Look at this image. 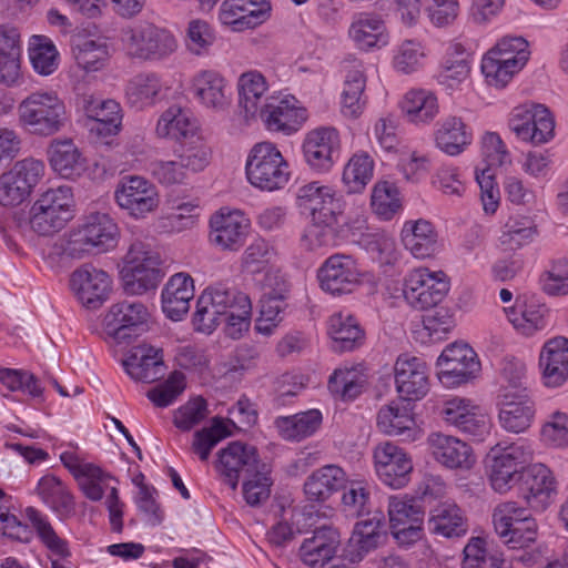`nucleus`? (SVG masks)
<instances>
[{
	"label": "nucleus",
	"mask_w": 568,
	"mask_h": 568,
	"mask_svg": "<svg viewBox=\"0 0 568 568\" xmlns=\"http://www.w3.org/2000/svg\"><path fill=\"white\" fill-rule=\"evenodd\" d=\"M348 39L359 51L371 52L385 48L390 42L384 19L375 12H357L352 17L347 30Z\"/></svg>",
	"instance_id": "obj_21"
},
{
	"label": "nucleus",
	"mask_w": 568,
	"mask_h": 568,
	"mask_svg": "<svg viewBox=\"0 0 568 568\" xmlns=\"http://www.w3.org/2000/svg\"><path fill=\"white\" fill-rule=\"evenodd\" d=\"M339 541V534L335 528L322 526L303 541L300 557L310 567L324 565L334 557Z\"/></svg>",
	"instance_id": "obj_35"
},
{
	"label": "nucleus",
	"mask_w": 568,
	"mask_h": 568,
	"mask_svg": "<svg viewBox=\"0 0 568 568\" xmlns=\"http://www.w3.org/2000/svg\"><path fill=\"white\" fill-rule=\"evenodd\" d=\"M211 241L223 250L236 251L243 243L250 221L240 211H221L211 221Z\"/></svg>",
	"instance_id": "obj_27"
},
{
	"label": "nucleus",
	"mask_w": 568,
	"mask_h": 568,
	"mask_svg": "<svg viewBox=\"0 0 568 568\" xmlns=\"http://www.w3.org/2000/svg\"><path fill=\"white\" fill-rule=\"evenodd\" d=\"M348 483L344 469L329 464L314 470L304 483V494L310 501L323 503Z\"/></svg>",
	"instance_id": "obj_33"
},
{
	"label": "nucleus",
	"mask_w": 568,
	"mask_h": 568,
	"mask_svg": "<svg viewBox=\"0 0 568 568\" xmlns=\"http://www.w3.org/2000/svg\"><path fill=\"white\" fill-rule=\"evenodd\" d=\"M402 242L415 257L426 258L436 251L437 235L426 220L407 221L402 230Z\"/></svg>",
	"instance_id": "obj_39"
},
{
	"label": "nucleus",
	"mask_w": 568,
	"mask_h": 568,
	"mask_svg": "<svg viewBox=\"0 0 568 568\" xmlns=\"http://www.w3.org/2000/svg\"><path fill=\"white\" fill-rule=\"evenodd\" d=\"M273 257V247L265 240L257 239L244 251L242 267L250 274H258L266 271Z\"/></svg>",
	"instance_id": "obj_62"
},
{
	"label": "nucleus",
	"mask_w": 568,
	"mask_h": 568,
	"mask_svg": "<svg viewBox=\"0 0 568 568\" xmlns=\"http://www.w3.org/2000/svg\"><path fill=\"white\" fill-rule=\"evenodd\" d=\"M388 517L390 532L399 546L409 547L422 539L425 510L415 498L390 496Z\"/></svg>",
	"instance_id": "obj_9"
},
{
	"label": "nucleus",
	"mask_w": 568,
	"mask_h": 568,
	"mask_svg": "<svg viewBox=\"0 0 568 568\" xmlns=\"http://www.w3.org/2000/svg\"><path fill=\"white\" fill-rule=\"evenodd\" d=\"M150 313L146 306L138 301H123L112 305L105 320L116 341L129 339L144 332Z\"/></svg>",
	"instance_id": "obj_23"
},
{
	"label": "nucleus",
	"mask_w": 568,
	"mask_h": 568,
	"mask_svg": "<svg viewBox=\"0 0 568 568\" xmlns=\"http://www.w3.org/2000/svg\"><path fill=\"white\" fill-rule=\"evenodd\" d=\"M371 205L382 220H392L402 210L400 192L395 183L377 181L372 190Z\"/></svg>",
	"instance_id": "obj_51"
},
{
	"label": "nucleus",
	"mask_w": 568,
	"mask_h": 568,
	"mask_svg": "<svg viewBox=\"0 0 568 568\" xmlns=\"http://www.w3.org/2000/svg\"><path fill=\"white\" fill-rule=\"evenodd\" d=\"M304 161L317 174L328 173L341 158L339 144H302Z\"/></svg>",
	"instance_id": "obj_55"
},
{
	"label": "nucleus",
	"mask_w": 568,
	"mask_h": 568,
	"mask_svg": "<svg viewBox=\"0 0 568 568\" xmlns=\"http://www.w3.org/2000/svg\"><path fill=\"white\" fill-rule=\"evenodd\" d=\"M270 0H224L219 10V20L233 31L253 29L271 17Z\"/></svg>",
	"instance_id": "obj_20"
},
{
	"label": "nucleus",
	"mask_w": 568,
	"mask_h": 568,
	"mask_svg": "<svg viewBox=\"0 0 568 568\" xmlns=\"http://www.w3.org/2000/svg\"><path fill=\"white\" fill-rule=\"evenodd\" d=\"M229 435L230 433L222 419L214 417L210 427H204L194 433L191 449L202 462H206L212 449Z\"/></svg>",
	"instance_id": "obj_56"
},
{
	"label": "nucleus",
	"mask_w": 568,
	"mask_h": 568,
	"mask_svg": "<svg viewBox=\"0 0 568 568\" xmlns=\"http://www.w3.org/2000/svg\"><path fill=\"white\" fill-rule=\"evenodd\" d=\"M163 89L161 78L153 72L139 73L126 84L129 103L135 108L153 105Z\"/></svg>",
	"instance_id": "obj_46"
},
{
	"label": "nucleus",
	"mask_w": 568,
	"mask_h": 568,
	"mask_svg": "<svg viewBox=\"0 0 568 568\" xmlns=\"http://www.w3.org/2000/svg\"><path fill=\"white\" fill-rule=\"evenodd\" d=\"M509 129L523 142H549L555 138V118L544 104L526 102L513 109Z\"/></svg>",
	"instance_id": "obj_10"
},
{
	"label": "nucleus",
	"mask_w": 568,
	"mask_h": 568,
	"mask_svg": "<svg viewBox=\"0 0 568 568\" xmlns=\"http://www.w3.org/2000/svg\"><path fill=\"white\" fill-rule=\"evenodd\" d=\"M159 139L204 140V131L199 120L189 110L179 105L168 108L159 118L155 126Z\"/></svg>",
	"instance_id": "obj_25"
},
{
	"label": "nucleus",
	"mask_w": 568,
	"mask_h": 568,
	"mask_svg": "<svg viewBox=\"0 0 568 568\" xmlns=\"http://www.w3.org/2000/svg\"><path fill=\"white\" fill-rule=\"evenodd\" d=\"M506 313L515 329L525 336H531L546 327L547 308L534 301L518 298Z\"/></svg>",
	"instance_id": "obj_42"
},
{
	"label": "nucleus",
	"mask_w": 568,
	"mask_h": 568,
	"mask_svg": "<svg viewBox=\"0 0 568 568\" xmlns=\"http://www.w3.org/2000/svg\"><path fill=\"white\" fill-rule=\"evenodd\" d=\"M327 333L332 338V349L352 352L363 345L364 331L352 315L333 314L328 320Z\"/></svg>",
	"instance_id": "obj_38"
},
{
	"label": "nucleus",
	"mask_w": 568,
	"mask_h": 568,
	"mask_svg": "<svg viewBox=\"0 0 568 568\" xmlns=\"http://www.w3.org/2000/svg\"><path fill=\"white\" fill-rule=\"evenodd\" d=\"M192 91L202 105L224 110L231 102V91L225 78L214 70H202L192 80Z\"/></svg>",
	"instance_id": "obj_29"
},
{
	"label": "nucleus",
	"mask_w": 568,
	"mask_h": 568,
	"mask_svg": "<svg viewBox=\"0 0 568 568\" xmlns=\"http://www.w3.org/2000/svg\"><path fill=\"white\" fill-rule=\"evenodd\" d=\"M428 530L445 538H459L467 534L468 524L463 510L453 503H442L429 513Z\"/></svg>",
	"instance_id": "obj_36"
},
{
	"label": "nucleus",
	"mask_w": 568,
	"mask_h": 568,
	"mask_svg": "<svg viewBox=\"0 0 568 568\" xmlns=\"http://www.w3.org/2000/svg\"><path fill=\"white\" fill-rule=\"evenodd\" d=\"M377 426L381 432L389 436H398L410 432L415 426V420L409 408L392 402L379 409Z\"/></svg>",
	"instance_id": "obj_54"
},
{
	"label": "nucleus",
	"mask_w": 568,
	"mask_h": 568,
	"mask_svg": "<svg viewBox=\"0 0 568 568\" xmlns=\"http://www.w3.org/2000/svg\"><path fill=\"white\" fill-rule=\"evenodd\" d=\"M173 153L184 169L193 172L204 170L212 159V150L207 144H176Z\"/></svg>",
	"instance_id": "obj_63"
},
{
	"label": "nucleus",
	"mask_w": 568,
	"mask_h": 568,
	"mask_svg": "<svg viewBox=\"0 0 568 568\" xmlns=\"http://www.w3.org/2000/svg\"><path fill=\"white\" fill-rule=\"evenodd\" d=\"M193 296V278L184 273L173 275L162 291L163 312L173 321L182 320L190 310Z\"/></svg>",
	"instance_id": "obj_34"
},
{
	"label": "nucleus",
	"mask_w": 568,
	"mask_h": 568,
	"mask_svg": "<svg viewBox=\"0 0 568 568\" xmlns=\"http://www.w3.org/2000/svg\"><path fill=\"white\" fill-rule=\"evenodd\" d=\"M207 414V403L199 396L190 399L175 410L173 423L179 429L189 432L204 420Z\"/></svg>",
	"instance_id": "obj_64"
},
{
	"label": "nucleus",
	"mask_w": 568,
	"mask_h": 568,
	"mask_svg": "<svg viewBox=\"0 0 568 568\" xmlns=\"http://www.w3.org/2000/svg\"><path fill=\"white\" fill-rule=\"evenodd\" d=\"M428 445L433 457L447 468H469L474 463L470 446L457 437L433 433Z\"/></svg>",
	"instance_id": "obj_30"
},
{
	"label": "nucleus",
	"mask_w": 568,
	"mask_h": 568,
	"mask_svg": "<svg viewBox=\"0 0 568 568\" xmlns=\"http://www.w3.org/2000/svg\"><path fill=\"white\" fill-rule=\"evenodd\" d=\"M29 58L34 71L41 75L52 74L59 65V52L45 36H32L29 41Z\"/></svg>",
	"instance_id": "obj_53"
},
{
	"label": "nucleus",
	"mask_w": 568,
	"mask_h": 568,
	"mask_svg": "<svg viewBox=\"0 0 568 568\" xmlns=\"http://www.w3.org/2000/svg\"><path fill=\"white\" fill-rule=\"evenodd\" d=\"M73 194L70 186L61 185L43 192L31 206L30 224L39 235L59 232L72 219Z\"/></svg>",
	"instance_id": "obj_6"
},
{
	"label": "nucleus",
	"mask_w": 568,
	"mask_h": 568,
	"mask_svg": "<svg viewBox=\"0 0 568 568\" xmlns=\"http://www.w3.org/2000/svg\"><path fill=\"white\" fill-rule=\"evenodd\" d=\"M405 118L415 124L432 122L439 112L437 97L426 89H412L407 91L399 102Z\"/></svg>",
	"instance_id": "obj_37"
},
{
	"label": "nucleus",
	"mask_w": 568,
	"mask_h": 568,
	"mask_svg": "<svg viewBox=\"0 0 568 568\" xmlns=\"http://www.w3.org/2000/svg\"><path fill=\"white\" fill-rule=\"evenodd\" d=\"M438 377L447 386H456L476 377L480 363L467 344L454 343L445 347L437 359Z\"/></svg>",
	"instance_id": "obj_15"
},
{
	"label": "nucleus",
	"mask_w": 568,
	"mask_h": 568,
	"mask_svg": "<svg viewBox=\"0 0 568 568\" xmlns=\"http://www.w3.org/2000/svg\"><path fill=\"white\" fill-rule=\"evenodd\" d=\"M245 172L251 185L267 192L283 189L290 179L288 165L275 144H254Z\"/></svg>",
	"instance_id": "obj_5"
},
{
	"label": "nucleus",
	"mask_w": 568,
	"mask_h": 568,
	"mask_svg": "<svg viewBox=\"0 0 568 568\" xmlns=\"http://www.w3.org/2000/svg\"><path fill=\"white\" fill-rule=\"evenodd\" d=\"M297 201L300 207L310 213L312 221L338 223L341 203L332 186L316 181L305 184L298 189Z\"/></svg>",
	"instance_id": "obj_22"
},
{
	"label": "nucleus",
	"mask_w": 568,
	"mask_h": 568,
	"mask_svg": "<svg viewBox=\"0 0 568 568\" xmlns=\"http://www.w3.org/2000/svg\"><path fill=\"white\" fill-rule=\"evenodd\" d=\"M362 274L356 261L346 254H333L317 270L320 287L333 295L353 293L362 283Z\"/></svg>",
	"instance_id": "obj_12"
},
{
	"label": "nucleus",
	"mask_w": 568,
	"mask_h": 568,
	"mask_svg": "<svg viewBox=\"0 0 568 568\" xmlns=\"http://www.w3.org/2000/svg\"><path fill=\"white\" fill-rule=\"evenodd\" d=\"M339 224L310 220L300 239L302 248L316 252L321 248L333 247L337 243Z\"/></svg>",
	"instance_id": "obj_52"
},
{
	"label": "nucleus",
	"mask_w": 568,
	"mask_h": 568,
	"mask_svg": "<svg viewBox=\"0 0 568 568\" xmlns=\"http://www.w3.org/2000/svg\"><path fill=\"white\" fill-rule=\"evenodd\" d=\"M163 277L160 255L143 242H133L121 270L124 292L128 295L145 294L156 290Z\"/></svg>",
	"instance_id": "obj_3"
},
{
	"label": "nucleus",
	"mask_w": 568,
	"mask_h": 568,
	"mask_svg": "<svg viewBox=\"0 0 568 568\" xmlns=\"http://www.w3.org/2000/svg\"><path fill=\"white\" fill-rule=\"evenodd\" d=\"M287 290L283 287L266 292L261 300L260 316L256 320L257 332L270 335L274 327L282 321V313L286 307L285 297Z\"/></svg>",
	"instance_id": "obj_50"
},
{
	"label": "nucleus",
	"mask_w": 568,
	"mask_h": 568,
	"mask_svg": "<svg viewBox=\"0 0 568 568\" xmlns=\"http://www.w3.org/2000/svg\"><path fill=\"white\" fill-rule=\"evenodd\" d=\"M48 154L52 170L62 179L77 180L88 170V160L75 144H52Z\"/></svg>",
	"instance_id": "obj_40"
},
{
	"label": "nucleus",
	"mask_w": 568,
	"mask_h": 568,
	"mask_svg": "<svg viewBox=\"0 0 568 568\" xmlns=\"http://www.w3.org/2000/svg\"><path fill=\"white\" fill-rule=\"evenodd\" d=\"M374 160L366 152H357L346 163L342 180L348 193H361L373 179Z\"/></svg>",
	"instance_id": "obj_49"
},
{
	"label": "nucleus",
	"mask_w": 568,
	"mask_h": 568,
	"mask_svg": "<svg viewBox=\"0 0 568 568\" xmlns=\"http://www.w3.org/2000/svg\"><path fill=\"white\" fill-rule=\"evenodd\" d=\"M121 40L126 55L140 62H162L179 48L172 31L148 21L123 29Z\"/></svg>",
	"instance_id": "obj_2"
},
{
	"label": "nucleus",
	"mask_w": 568,
	"mask_h": 568,
	"mask_svg": "<svg viewBox=\"0 0 568 568\" xmlns=\"http://www.w3.org/2000/svg\"><path fill=\"white\" fill-rule=\"evenodd\" d=\"M536 235V226L529 219H509L500 235L503 245L515 250L530 243Z\"/></svg>",
	"instance_id": "obj_60"
},
{
	"label": "nucleus",
	"mask_w": 568,
	"mask_h": 568,
	"mask_svg": "<svg viewBox=\"0 0 568 568\" xmlns=\"http://www.w3.org/2000/svg\"><path fill=\"white\" fill-rule=\"evenodd\" d=\"M382 520L373 517L358 521L348 539L351 560H361L366 554L376 549L381 544Z\"/></svg>",
	"instance_id": "obj_44"
},
{
	"label": "nucleus",
	"mask_w": 568,
	"mask_h": 568,
	"mask_svg": "<svg viewBox=\"0 0 568 568\" xmlns=\"http://www.w3.org/2000/svg\"><path fill=\"white\" fill-rule=\"evenodd\" d=\"M260 116L268 132L292 135L302 128L307 113L293 95H284L267 99L260 110Z\"/></svg>",
	"instance_id": "obj_16"
},
{
	"label": "nucleus",
	"mask_w": 568,
	"mask_h": 568,
	"mask_svg": "<svg viewBox=\"0 0 568 568\" xmlns=\"http://www.w3.org/2000/svg\"><path fill=\"white\" fill-rule=\"evenodd\" d=\"M20 124L30 133L48 138L60 132L68 122L64 101L53 90H37L18 104Z\"/></svg>",
	"instance_id": "obj_1"
},
{
	"label": "nucleus",
	"mask_w": 568,
	"mask_h": 568,
	"mask_svg": "<svg viewBox=\"0 0 568 568\" xmlns=\"http://www.w3.org/2000/svg\"><path fill=\"white\" fill-rule=\"evenodd\" d=\"M526 366L515 357L506 356L499 363L498 384L499 395L527 390L525 387Z\"/></svg>",
	"instance_id": "obj_57"
},
{
	"label": "nucleus",
	"mask_w": 568,
	"mask_h": 568,
	"mask_svg": "<svg viewBox=\"0 0 568 568\" xmlns=\"http://www.w3.org/2000/svg\"><path fill=\"white\" fill-rule=\"evenodd\" d=\"M539 367L546 386H561L568 378V338L557 336L545 343Z\"/></svg>",
	"instance_id": "obj_28"
},
{
	"label": "nucleus",
	"mask_w": 568,
	"mask_h": 568,
	"mask_svg": "<svg viewBox=\"0 0 568 568\" xmlns=\"http://www.w3.org/2000/svg\"><path fill=\"white\" fill-rule=\"evenodd\" d=\"M374 464L378 478L393 489L405 487L410 480L413 462L399 446L385 442L374 449Z\"/></svg>",
	"instance_id": "obj_17"
},
{
	"label": "nucleus",
	"mask_w": 568,
	"mask_h": 568,
	"mask_svg": "<svg viewBox=\"0 0 568 568\" xmlns=\"http://www.w3.org/2000/svg\"><path fill=\"white\" fill-rule=\"evenodd\" d=\"M37 493L42 501L61 517L71 516L74 513V500L63 483L52 474L40 478Z\"/></svg>",
	"instance_id": "obj_43"
},
{
	"label": "nucleus",
	"mask_w": 568,
	"mask_h": 568,
	"mask_svg": "<svg viewBox=\"0 0 568 568\" xmlns=\"http://www.w3.org/2000/svg\"><path fill=\"white\" fill-rule=\"evenodd\" d=\"M322 422L323 415L318 409H308L295 415L277 417L274 424L284 439L300 442L314 435Z\"/></svg>",
	"instance_id": "obj_41"
},
{
	"label": "nucleus",
	"mask_w": 568,
	"mask_h": 568,
	"mask_svg": "<svg viewBox=\"0 0 568 568\" xmlns=\"http://www.w3.org/2000/svg\"><path fill=\"white\" fill-rule=\"evenodd\" d=\"M518 491L531 509L542 511L557 493L556 479L547 466L534 464L521 471Z\"/></svg>",
	"instance_id": "obj_19"
},
{
	"label": "nucleus",
	"mask_w": 568,
	"mask_h": 568,
	"mask_svg": "<svg viewBox=\"0 0 568 568\" xmlns=\"http://www.w3.org/2000/svg\"><path fill=\"white\" fill-rule=\"evenodd\" d=\"M529 44L523 37H504L488 52L505 60L506 63L516 62L523 69L529 59Z\"/></svg>",
	"instance_id": "obj_59"
},
{
	"label": "nucleus",
	"mask_w": 568,
	"mask_h": 568,
	"mask_svg": "<svg viewBox=\"0 0 568 568\" xmlns=\"http://www.w3.org/2000/svg\"><path fill=\"white\" fill-rule=\"evenodd\" d=\"M427 55L428 49L423 41L406 39L395 47L392 63L397 72L412 74L425 65Z\"/></svg>",
	"instance_id": "obj_48"
},
{
	"label": "nucleus",
	"mask_w": 568,
	"mask_h": 568,
	"mask_svg": "<svg viewBox=\"0 0 568 568\" xmlns=\"http://www.w3.org/2000/svg\"><path fill=\"white\" fill-rule=\"evenodd\" d=\"M449 284L444 273H434L428 268L412 271L405 278L404 297L407 303L417 310L436 307L447 295Z\"/></svg>",
	"instance_id": "obj_13"
},
{
	"label": "nucleus",
	"mask_w": 568,
	"mask_h": 568,
	"mask_svg": "<svg viewBox=\"0 0 568 568\" xmlns=\"http://www.w3.org/2000/svg\"><path fill=\"white\" fill-rule=\"evenodd\" d=\"M395 384L405 400H418L429 389L426 363L416 356L400 355L395 363Z\"/></svg>",
	"instance_id": "obj_24"
},
{
	"label": "nucleus",
	"mask_w": 568,
	"mask_h": 568,
	"mask_svg": "<svg viewBox=\"0 0 568 568\" xmlns=\"http://www.w3.org/2000/svg\"><path fill=\"white\" fill-rule=\"evenodd\" d=\"M366 376L359 366L337 367L328 379V389L343 400H353L364 389Z\"/></svg>",
	"instance_id": "obj_45"
},
{
	"label": "nucleus",
	"mask_w": 568,
	"mask_h": 568,
	"mask_svg": "<svg viewBox=\"0 0 568 568\" xmlns=\"http://www.w3.org/2000/svg\"><path fill=\"white\" fill-rule=\"evenodd\" d=\"M239 102L245 115L254 116L261 110V100L267 91L265 78L258 71H248L237 81Z\"/></svg>",
	"instance_id": "obj_47"
},
{
	"label": "nucleus",
	"mask_w": 568,
	"mask_h": 568,
	"mask_svg": "<svg viewBox=\"0 0 568 568\" xmlns=\"http://www.w3.org/2000/svg\"><path fill=\"white\" fill-rule=\"evenodd\" d=\"M45 172L43 161L27 158L14 163L0 175V205L17 206L27 200L42 180Z\"/></svg>",
	"instance_id": "obj_8"
},
{
	"label": "nucleus",
	"mask_w": 568,
	"mask_h": 568,
	"mask_svg": "<svg viewBox=\"0 0 568 568\" xmlns=\"http://www.w3.org/2000/svg\"><path fill=\"white\" fill-rule=\"evenodd\" d=\"M26 517L42 545L55 557L50 559L51 568H71L61 561L71 557L69 542L57 534L47 515L33 507H28L26 509Z\"/></svg>",
	"instance_id": "obj_31"
},
{
	"label": "nucleus",
	"mask_w": 568,
	"mask_h": 568,
	"mask_svg": "<svg viewBox=\"0 0 568 568\" xmlns=\"http://www.w3.org/2000/svg\"><path fill=\"white\" fill-rule=\"evenodd\" d=\"M118 237L119 227L113 219L106 213L92 212L70 232L64 252L72 258H81L93 248L106 252L116 246Z\"/></svg>",
	"instance_id": "obj_4"
},
{
	"label": "nucleus",
	"mask_w": 568,
	"mask_h": 568,
	"mask_svg": "<svg viewBox=\"0 0 568 568\" xmlns=\"http://www.w3.org/2000/svg\"><path fill=\"white\" fill-rule=\"evenodd\" d=\"M125 372L134 381L153 383L164 375L162 349L148 345L136 346L123 361Z\"/></svg>",
	"instance_id": "obj_32"
},
{
	"label": "nucleus",
	"mask_w": 568,
	"mask_h": 568,
	"mask_svg": "<svg viewBox=\"0 0 568 568\" xmlns=\"http://www.w3.org/2000/svg\"><path fill=\"white\" fill-rule=\"evenodd\" d=\"M473 138L471 126L460 116L447 115L436 123V142H470Z\"/></svg>",
	"instance_id": "obj_61"
},
{
	"label": "nucleus",
	"mask_w": 568,
	"mask_h": 568,
	"mask_svg": "<svg viewBox=\"0 0 568 568\" xmlns=\"http://www.w3.org/2000/svg\"><path fill=\"white\" fill-rule=\"evenodd\" d=\"M70 286L82 305L95 310L109 296L111 277L106 272L92 264H83L72 272Z\"/></svg>",
	"instance_id": "obj_18"
},
{
	"label": "nucleus",
	"mask_w": 568,
	"mask_h": 568,
	"mask_svg": "<svg viewBox=\"0 0 568 568\" xmlns=\"http://www.w3.org/2000/svg\"><path fill=\"white\" fill-rule=\"evenodd\" d=\"M499 398V423L503 428L511 433H523L531 425L535 415V405L528 390L505 393Z\"/></svg>",
	"instance_id": "obj_26"
},
{
	"label": "nucleus",
	"mask_w": 568,
	"mask_h": 568,
	"mask_svg": "<svg viewBox=\"0 0 568 568\" xmlns=\"http://www.w3.org/2000/svg\"><path fill=\"white\" fill-rule=\"evenodd\" d=\"M491 488L500 494L518 485L521 471L531 459V450L524 443L496 444L487 455Z\"/></svg>",
	"instance_id": "obj_7"
},
{
	"label": "nucleus",
	"mask_w": 568,
	"mask_h": 568,
	"mask_svg": "<svg viewBox=\"0 0 568 568\" xmlns=\"http://www.w3.org/2000/svg\"><path fill=\"white\" fill-rule=\"evenodd\" d=\"M217 456L216 469L223 483L232 490L237 488L241 478L244 480L262 468L257 449L242 442L230 443L219 452Z\"/></svg>",
	"instance_id": "obj_14"
},
{
	"label": "nucleus",
	"mask_w": 568,
	"mask_h": 568,
	"mask_svg": "<svg viewBox=\"0 0 568 568\" xmlns=\"http://www.w3.org/2000/svg\"><path fill=\"white\" fill-rule=\"evenodd\" d=\"M481 72L489 85L505 88L521 69L516 62L506 63L505 60L486 52L481 59Z\"/></svg>",
	"instance_id": "obj_58"
},
{
	"label": "nucleus",
	"mask_w": 568,
	"mask_h": 568,
	"mask_svg": "<svg viewBox=\"0 0 568 568\" xmlns=\"http://www.w3.org/2000/svg\"><path fill=\"white\" fill-rule=\"evenodd\" d=\"M113 196L118 206L135 220L154 213L160 204L156 186L139 175L123 176L116 184Z\"/></svg>",
	"instance_id": "obj_11"
}]
</instances>
